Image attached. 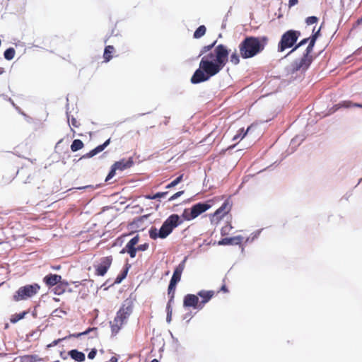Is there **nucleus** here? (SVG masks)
<instances>
[{
    "instance_id": "nucleus-1",
    "label": "nucleus",
    "mask_w": 362,
    "mask_h": 362,
    "mask_svg": "<svg viewBox=\"0 0 362 362\" xmlns=\"http://www.w3.org/2000/svg\"><path fill=\"white\" fill-rule=\"evenodd\" d=\"M216 40L209 45L204 46L199 57L203 55L199 68L191 78L193 84L200 83L209 80L218 74L226 66L228 60L229 52L223 45L215 47Z\"/></svg>"
},
{
    "instance_id": "nucleus-2",
    "label": "nucleus",
    "mask_w": 362,
    "mask_h": 362,
    "mask_svg": "<svg viewBox=\"0 0 362 362\" xmlns=\"http://www.w3.org/2000/svg\"><path fill=\"white\" fill-rule=\"evenodd\" d=\"M266 38L246 37L240 45V56L244 59L251 58L264 49Z\"/></svg>"
},
{
    "instance_id": "nucleus-3",
    "label": "nucleus",
    "mask_w": 362,
    "mask_h": 362,
    "mask_svg": "<svg viewBox=\"0 0 362 362\" xmlns=\"http://www.w3.org/2000/svg\"><path fill=\"white\" fill-rule=\"evenodd\" d=\"M320 28H319L315 33H314L310 37V41L308 44L307 48L303 53V56L299 59L295 60L290 65V71L292 73L298 71H305L310 66L312 62V57L310 56V54L313 50V47L315 46V42L317 37L320 35Z\"/></svg>"
},
{
    "instance_id": "nucleus-4",
    "label": "nucleus",
    "mask_w": 362,
    "mask_h": 362,
    "mask_svg": "<svg viewBox=\"0 0 362 362\" xmlns=\"http://www.w3.org/2000/svg\"><path fill=\"white\" fill-rule=\"evenodd\" d=\"M132 310L133 303L132 300L126 299L117 311L114 320L110 322L112 334H117L122 326L127 323Z\"/></svg>"
},
{
    "instance_id": "nucleus-5",
    "label": "nucleus",
    "mask_w": 362,
    "mask_h": 362,
    "mask_svg": "<svg viewBox=\"0 0 362 362\" xmlns=\"http://www.w3.org/2000/svg\"><path fill=\"white\" fill-rule=\"evenodd\" d=\"M40 290V286L38 284H26L21 286L13 293V300L16 302L27 300L37 295Z\"/></svg>"
},
{
    "instance_id": "nucleus-6",
    "label": "nucleus",
    "mask_w": 362,
    "mask_h": 362,
    "mask_svg": "<svg viewBox=\"0 0 362 362\" xmlns=\"http://www.w3.org/2000/svg\"><path fill=\"white\" fill-rule=\"evenodd\" d=\"M300 33L297 30H289L283 34L278 45V51L284 52L286 49L293 47L297 42Z\"/></svg>"
},
{
    "instance_id": "nucleus-7",
    "label": "nucleus",
    "mask_w": 362,
    "mask_h": 362,
    "mask_svg": "<svg viewBox=\"0 0 362 362\" xmlns=\"http://www.w3.org/2000/svg\"><path fill=\"white\" fill-rule=\"evenodd\" d=\"M182 221H180V216L177 214L170 215L163 223L159 229L160 238L164 239L168 236L173 229L179 226Z\"/></svg>"
},
{
    "instance_id": "nucleus-8",
    "label": "nucleus",
    "mask_w": 362,
    "mask_h": 362,
    "mask_svg": "<svg viewBox=\"0 0 362 362\" xmlns=\"http://www.w3.org/2000/svg\"><path fill=\"white\" fill-rule=\"evenodd\" d=\"M210 208V205L206 203H197L190 209H185L182 216L185 220L191 221Z\"/></svg>"
},
{
    "instance_id": "nucleus-9",
    "label": "nucleus",
    "mask_w": 362,
    "mask_h": 362,
    "mask_svg": "<svg viewBox=\"0 0 362 362\" xmlns=\"http://www.w3.org/2000/svg\"><path fill=\"white\" fill-rule=\"evenodd\" d=\"M112 262V258L110 256L101 258L98 263L93 265L95 268V274L101 276H104L111 266Z\"/></svg>"
},
{
    "instance_id": "nucleus-10",
    "label": "nucleus",
    "mask_w": 362,
    "mask_h": 362,
    "mask_svg": "<svg viewBox=\"0 0 362 362\" xmlns=\"http://www.w3.org/2000/svg\"><path fill=\"white\" fill-rule=\"evenodd\" d=\"M185 307H192L194 309H202V305L199 301L198 296L194 294H187L185 296L183 300Z\"/></svg>"
},
{
    "instance_id": "nucleus-11",
    "label": "nucleus",
    "mask_w": 362,
    "mask_h": 362,
    "mask_svg": "<svg viewBox=\"0 0 362 362\" xmlns=\"http://www.w3.org/2000/svg\"><path fill=\"white\" fill-rule=\"evenodd\" d=\"M187 257H185L182 262H181L175 269L173 276L171 277L170 282H173L174 284H177L181 279L182 273L185 267V262L187 260Z\"/></svg>"
},
{
    "instance_id": "nucleus-12",
    "label": "nucleus",
    "mask_w": 362,
    "mask_h": 362,
    "mask_svg": "<svg viewBox=\"0 0 362 362\" xmlns=\"http://www.w3.org/2000/svg\"><path fill=\"white\" fill-rule=\"evenodd\" d=\"M110 142V139H108L106 141H105L103 144L98 146L94 149L91 150L90 152L86 153L85 155L82 156L80 158V160L83 158H90L95 156L96 154L99 153L100 152L103 151L109 144Z\"/></svg>"
},
{
    "instance_id": "nucleus-13",
    "label": "nucleus",
    "mask_w": 362,
    "mask_h": 362,
    "mask_svg": "<svg viewBox=\"0 0 362 362\" xmlns=\"http://www.w3.org/2000/svg\"><path fill=\"white\" fill-rule=\"evenodd\" d=\"M61 280H62V276L60 275L52 274L45 276L43 279L44 282L48 286H55L58 283L61 284V283H62V281H61Z\"/></svg>"
},
{
    "instance_id": "nucleus-14",
    "label": "nucleus",
    "mask_w": 362,
    "mask_h": 362,
    "mask_svg": "<svg viewBox=\"0 0 362 362\" xmlns=\"http://www.w3.org/2000/svg\"><path fill=\"white\" fill-rule=\"evenodd\" d=\"M243 240L241 235H237L232 238H225L218 241V245H239Z\"/></svg>"
},
{
    "instance_id": "nucleus-15",
    "label": "nucleus",
    "mask_w": 362,
    "mask_h": 362,
    "mask_svg": "<svg viewBox=\"0 0 362 362\" xmlns=\"http://www.w3.org/2000/svg\"><path fill=\"white\" fill-rule=\"evenodd\" d=\"M134 164L133 158H129L128 159H122L115 162L113 165L117 170L121 171L131 168Z\"/></svg>"
},
{
    "instance_id": "nucleus-16",
    "label": "nucleus",
    "mask_w": 362,
    "mask_h": 362,
    "mask_svg": "<svg viewBox=\"0 0 362 362\" xmlns=\"http://www.w3.org/2000/svg\"><path fill=\"white\" fill-rule=\"evenodd\" d=\"M214 296V291H200L197 293V296H199L202 298V301L200 302V303H202V308L204 307V305L207 303L209 302L211 298L213 297Z\"/></svg>"
},
{
    "instance_id": "nucleus-17",
    "label": "nucleus",
    "mask_w": 362,
    "mask_h": 362,
    "mask_svg": "<svg viewBox=\"0 0 362 362\" xmlns=\"http://www.w3.org/2000/svg\"><path fill=\"white\" fill-rule=\"evenodd\" d=\"M69 355L72 359L77 362H82L85 360V354L76 349L69 351Z\"/></svg>"
},
{
    "instance_id": "nucleus-18",
    "label": "nucleus",
    "mask_w": 362,
    "mask_h": 362,
    "mask_svg": "<svg viewBox=\"0 0 362 362\" xmlns=\"http://www.w3.org/2000/svg\"><path fill=\"white\" fill-rule=\"evenodd\" d=\"M38 360L37 355H25L19 358L18 362H36Z\"/></svg>"
},
{
    "instance_id": "nucleus-19",
    "label": "nucleus",
    "mask_w": 362,
    "mask_h": 362,
    "mask_svg": "<svg viewBox=\"0 0 362 362\" xmlns=\"http://www.w3.org/2000/svg\"><path fill=\"white\" fill-rule=\"evenodd\" d=\"M83 147V143L80 139H75L73 141L71 145V150L73 152H76Z\"/></svg>"
},
{
    "instance_id": "nucleus-20",
    "label": "nucleus",
    "mask_w": 362,
    "mask_h": 362,
    "mask_svg": "<svg viewBox=\"0 0 362 362\" xmlns=\"http://www.w3.org/2000/svg\"><path fill=\"white\" fill-rule=\"evenodd\" d=\"M206 30V28L204 25H200L194 33L193 37L196 39H199L205 35Z\"/></svg>"
},
{
    "instance_id": "nucleus-21",
    "label": "nucleus",
    "mask_w": 362,
    "mask_h": 362,
    "mask_svg": "<svg viewBox=\"0 0 362 362\" xmlns=\"http://www.w3.org/2000/svg\"><path fill=\"white\" fill-rule=\"evenodd\" d=\"M114 47L111 45H108L105 48L103 57L105 62H109L110 60V59L112 58V56L110 54L112 53Z\"/></svg>"
},
{
    "instance_id": "nucleus-22",
    "label": "nucleus",
    "mask_w": 362,
    "mask_h": 362,
    "mask_svg": "<svg viewBox=\"0 0 362 362\" xmlns=\"http://www.w3.org/2000/svg\"><path fill=\"white\" fill-rule=\"evenodd\" d=\"M15 49L13 47H9L4 53V58L7 60H12L15 57Z\"/></svg>"
},
{
    "instance_id": "nucleus-23",
    "label": "nucleus",
    "mask_w": 362,
    "mask_h": 362,
    "mask_svg": "<svg viewBox=\"0 0 362 362\" xmlns=\"http://www.w3.org/2000/svg\"><path fill=\"white\" fill-rule=\"evenodd\" d=\"M175 286H176V284H174V283L170 281L168 288V293L170 296V298L169 300L168 303H170L173 300Z\"/></svg>"
},
{
    "instance_id": "nucleus-24",
    "label": "nucleus",
    "mask_w": 362,
    "mask_h": 362,
    "mask_svg": "<svg viewBox=\"0 0 362 362\" xmlns=\"http://www.w3.org/2000/svg\"><path fill=\"white\" fill-rule=\"evenodd\" d=\"M96 330H97V328H88V329H86V331L83 332H81V333H77V334H70L69 335V338L71 337H75V338H78L82 335H86L90 332H94L95 333L96 332Z\"/></svg>"
},
{
    "instance_id": "nucleus-25",
    "label": "nucleus",
    "mask_w": 362,
    "mask_h": 362,
    "mask_svg": "<svg viewBox=\"0 0 362 362\" xmlns=\"http://www.w3.org/2000/svg\"><path fill=\"white\" fill-rule=\"evenodd\" d=\"M137 249L126 245L125 247L121 251L122 253L125 252H128L132 258L135 257Z\"/></svg>"
},
{
    "instance_id": "nucleus-26",
    "label": "nucleus",
    "mask_w": 362,
    "mask_h": 362,
    "mask_svg": "<svg viewBox=\"0 0 362 362\" xmlns=\"http://www.w3.org/2000/svg\"><path fill=\"white\" fill-rule=\"evenodd\" d=\"M339 107L349 108L351 107H362V105L359 103H352L350 101H345L342 103L339 104Z\"/></svg>"
},
{
    "instance_id": "nucleus-27",
    "label": "nucleus",
    "mask_w": 362,
    "mask_h": 362,
    "mask_svg": "<svg viewBox=\"0 0 362 362\" xmlns=\"http://www.w3.org/2000/svg\"><path fill=\"white\" fill-rule=\"evenodd\" d=\"M228 207V203L224 202L222 206L218 209L214 213V216H219L221 214H225L228 212V209L226 211V208Z\"/></svg>"
},
{
    "instance_id": "nucleus-28",
    "label": "nucleus",
    "mask_w": 362,
    "mask_h": 362,
    "mask_svg": "<svg viewBox=\"0 0 362 362\" xmlns=\"http://www.w3.org/2000/svg\"><path fill=\"white\" fill-rule=\"evenodd\" d=\"M158 233H160L159 230H158L156 227H151L149 230V236L151 238L156 240L158 238H160Z\"/></svg>"
},
{
    "instance_id": "nucleus-29",
    "label": "nucleus",
    "mask_w": 362,
    "mask_h": 362,
    "mask_svg": "<svg viewBox=\"0 0 362 362\" xmlns=\"http://www.w3.org/2000/svg\"><path fill=\"white\" fill-rule=\"evenodd\" d=\"M27 314V312H23L21 313H19V314H16L12 316L11 319V322L12 323H16L17 322H18L20 320L24 318L25 315Z\"/></svg>"
},
{
    "instance_id": "nucleus-30",
    "label": "nucleus",
    "mask_w": 362,
    "mask_h": 362,
    "mask_svg": "<svg viewBox=\"0 0 362 362\" xmlns=\"http://www.w3.org/2000/svg\"><path fill=\"white\" fill-rule=\"evenodd\" d=\"M183 178V175H180L179 177H177L175 180H174L173 182H171L170 184H168L165 188L166 189H170L172 187H174L177 185H178Z\"/></svg>"
},
{
    "instance_id": "nucleus-31",
    "label": "nucleus",
    "mask_w": 362,
    "mask_h": 362,
    "mask_svg": "<svg viewBox=\"0 0 362 362\" xmlns=\"http://www.w3.org/2000/svg\"><path fill=\"white\" fill-rule=\"evenodd\" d=\"M261 232H262V229L257 230L255 232L252 233L250 235V236L246 239V243H251V242L254 241L255 239H257L259 236Z\"/></svg>"
},
{
    "instance_id": "nucleus-32",
    "label": "nucleus",
    "mask_w": 362,
    "mask_h": 362,
    "mask_svg": "<svg viewBox=\"0 0 362 362\" xmlns=\"http://www.w3.org/2000/svg\"><path fill=\"white\" fill-rule=\"evenodd\" d=\"M230 62L233 64L234 65H237L240 62V57L236 51H235L230 56Z\"/></svg>"
},
{
    "instance_id": "nucleus-33",
    "label": "nucleus",
    "mask_w": 362,
    "mask_h": 362,
    "mask_svg": "<svg viewBox=\"0 0 362 362\" xmlns=\"http://www.w3.org/2000/svg\"><path fill=\"white\" fill-rule=\"evenodd\" d=\"M310 37H308V38H305L303 40H302L298 44H297L296 45V47L288 53L291 54L293 52H294L295 50H296L298 48H299L301 46H303L305 45L306 43L309 42L310 43Z\"/></svg>"
},
{
    "instance_id": "nucleus-34",
    "label": "nucleus",
    "mask_w": 362,
    "mask_h": 362,
    "mask_svg": "<svg viewBox=\"0 0 362 362\" xmlns=\"http://www.w3.org/2000/svg\"><path fill=\"white\" fill-rule=\"evenodd\" d=\"M128 272V268H127L121 274L118 275L115 279V284H120L124 279L126 278Z\"/></svg>"
},
{
    "instance_id": "nucleus-35",
    "label": "nucleus",
    "mask_w": 362,
    "mask_h": 362,
    "mask_svg": "<svg viewBox=\"0 0 362 362\" xmlns=\"http://www.w3.org/2000/svg\"><path fill=\"white\" fill-rule=\"evenodd\" d=\"M67 285H68V284L66 282L61 283L59 286H57V287L54 288V293L57 294V295L62 294L64 291V289L62 288V286H66Z\"/></svg>"
},
{
    "instance_id": "nucleus-36",
    "label": "nucleus",
    "mask_w": 362,
    "mask_h": 362,
    "mask_svg": "<svg viewBox=\"0 0 362 362\" xmlns=\"http://www.w3.org/2000/svg\"><path fill=\"white\" fill-rule=\"evenodd\" d=\"M66 314V311H64V310H63L62 309L57 308V309H55L52 312V315L53 317H62Z\"/></svg>"
},
{
    "instance_id": "nucleus-37",
    "label": "nucleus",
    "mask_w": 362,
    "mask_h": 362,
    "mask_svg": "<svg viewBox=\"0 0 362 362\" xmlns=\"http://www.w3.org/2000/svg\"><path fill=\"white\" fill-rule=\"evenodd\" d=\"M139 240V235H136L134 238H132L126 245L135 247V245L138 243Z\"/></svg>"
},
{
    "instance_id": "nucleus-38",
    "label": "nucleus",
    "mask_w": 362,
    "mask_h": 362,
    "mask_svg": "<svg viewBox=\"0 0 362 362\" xmlns=\"http://www.w3.org/2000/svg\"><path fill=\"white\" fill-rule=\"evenodd\" d=\"M250 127H248L245 132H244V129H240V133L238 134L237 135H235L233 137V140L236 141L239 138H240L241 139H243L245 137V136L246 135L247 132L250 130Z\"/></svg>"
},
{
    "instance_id": "nucleus-39",
    "label": "nucleus",
    "mask_w": 362,
    "mask_h": 362,
    "mask_svg": "<svg viewBox=\"0 0 362 362\" xmlns=\"http://www.w3.org/2000/svg\"><path fill=\"white\" fill-rule=\"evenodd\" d=\"M170 303H168V305H167V317H166V322L168 323H170L171 322V319H172V313H173V310H172V308L170 307Z\"/></svg>"
},
{
    "instance_id": "nucleus-40",
    "label": "nucleus",
    "mask_w": 362,
    "mask_h": 362,
    "mask_svg": "<svg viewBox=\"0 0 362 362\" xmlns=\"http://www.w3.org/2000/svg\"><path fill=\"white\" fill-rule=\"evenodd\" d=\"M117 170V168H115V166L114 165H112L110 173H108L107 176L106 177L105 181H108L110 179H112L115 176V172Z\"/></svg>"
},
{
    "instance_id": "nucleus-41",
    "label": "nucleus",
    "mask_w": 362,
    "mask_h": 362,
    "mask_svg": "<svg viewBox=\"0 0 362 362\" xmlns=\"http://www.w3.org/2000/svg\"><path fill=\"white\" fill-rule=\"evenodd\" d=\"M318 18L316 16H310L306 18V23L308 25H313L317 23Z\"/></svg>"
},
{
    "instance_id": "nucleus-42",
    "label": "nucleus",
    "mask_w": 362,
    "mask_h": 362,
    "mask_svg": "<svg viewBox=\"0 0 362 362\" xmlns=\"http://www.w3.org/2000/svg\"><path fill=\"white\" fill-rule=\"evenodd\" d=\"M168 192H157L156 194L152 195L151 198H153L155 199L163 198L168 194Z\"/></svg>"
},
{
    "instance_id": "nucleus-43",
    "label": "nucleus",
    "mask_w": 362,
    "mask_h": 362,
    "mask_svg": "<svg viewBox=\"0 0 362 362\" xmlns=\"http://www.w3.org/2000/svg\"><path fill=\"white\" fill-rule=\"evenodd\" d=\"M183 194H184V191H179V192H176L175 194H174L173 196H171V197L168 199V201H169V202L174 201V200H175L177 198L180 197L181 195H182Z\"/></svg>"
},
{
    "instance_id": "nucleus-44",
    "label": "nucleus",
    "mask_w": 362,
    "mask_h": 362,
    "mask_svg": "<svg viewBox=\"0 0 362 362\" xmlns=\"http://www.w3.org/2000/svg\"><path fill=\"white\" fill-rule=\"evenodd\" d=\"M303 140V138H302V137L299 138L298 136H296L291 140V145L296 146L300 144V142L302 141Z\"/></svg>"
},
{
    "instance_id": "nucleus-45",
    "label": "nucleus",
    "mask_w": 362,
    "mask_h": 362,
    "mask_svg": "<svg viewBox=\"0 0 362 362\" xmlns=\"http://www.w3.org/2000/svg\"><path fill=\"white\" fill-rule=\"evenodd\" d=\"M148 244L147 243H145V244H142V245H139L136 249L137 250H141V251H145L148 249Z\"/></svg>"
},
{
    "instance_id": "nucleus-46",
    "label": "nucleus",
    "mask_w": 362,
    "mask_h": 362,
    "mask_svg": "<svg viewBox=\"0 0 362 362\" xmlns=\"http://www.w3.org/2000/svg\"><path fill=\"white\" fill-rule=\"evenodd\" d=\"M96 353H97V351L95 349H92L88 354V358L89 359H93L95 357Z\"/></svg>"
},
{
    "instance_id": "nucleus-47",
    "label": "nucleus",
    "mask_w": 362,
    "mask_h": 362,
    "mask_svg": "<svg viewBox=\"0 0 362 362\" xmlns=\"http://www.w3.org/2000/svg\"><path fill=\"white\" fill-rule=\"evenodd\" d=\"M71 125L74 126V127H78L79 126V123L78 122L76 119L74 117L71 118Z\"/></svg>"
},
{
    "instance_id": "nucleus-48",
    "label": "nucleus",
    "mask_w": 362,
    "mask_h": 362,
    "mask_svg": "<svg viewBox=\"0 0 362 362\" xmlns=\"http://www.w3.org/2000/svg\"><path fill=\"white\" fill-rule=\"evenodd\" d=\"M298 4V0H289L288 5L290 7L295 6Z\"/></svg>"
},
{
    "instance_id": "nucleus-49",
    "label": "nucleus",
    "mask_w": 362,
    "mask_h": 362,
    "mask_svg": "<svg viewBox=\"0 0 362 362\" xmlns=\"http://www.w3.org/2000/svg\"><path fill=\"white\" fill-rule=\"evenodd\" d=\"M221 291H224V292H226L227 291V288L226 287V286H223L221 288Z\"/></svg>"
},
{
    "instance_id": "nucleus-50",
    "label": "nucleus",
    "mask_w": 362,
    "mask_h": 362,
    "mask_svg": "<svg viewBox=\"0 0 362 362\" xmlns=\"http://www.w3.org/2000/svg\"><path fill=\"white\" fill-rule=\"evenodd\" d=\"M66 117H67L68 122H69V114L68 112V109L66 110Z\"/></svg>"
},
{
    "instance_id": "nucleus-51",
    "label": "nucleus",
    "mask_w": 362,
    "mask_h": 362,
    "mask_svg": "<svg viewBox=\"0 0 362 362\" xmlns=\"http://www.w3.org/2000/svg\"><path fill=\"white\" fill-rule=\"evenodd\" d=\"M151 197H152V196H151V195H147V196H146V199H154L153 198H151Z\"/></svg>"
},
{
    "instance_id": "nucleus-52",
    "label": "nucleus",
    "mask_w": 362,
    "mask_h": 362,
    "mask_svg": "<svg viewBox=\"0 0 362 362\" xmlns=\"http://www.w3.org/2000/svg\"><path fill=\"white\" fill-rule=\"evenodd\" d=\"M4 72V68L0 67V74H3Z\"/></svg>"
},
{
    "instance_id": "nucleus-53",
    "label": "nucleus",
    "mask_w": 362,
    "mask_h": 362,
    "mask_svg": "<svg viewBox=\"0 0 362 362\" xmlns=\"http://www.w3.org/2000/svg\"><path fill=\"white\" fill-rule=\"evenodd\" d=\"M110 361L111 362H117V359H115V358H112Z\"/></svg>"
},
{
    "instance_id": "nucleus-54",
    "label": "nucleus",
    "mask_w": 362,
    "mask_h": 362,
    "mask_svg": "<svg viewBox=\"0 0 362 362\" xmlns=\"http://www.w3.org/2000/svg\"><path fill=\"white\" fill-rule=\"evenodd\" d=\"M362 23V21H361V18H359L358 21H357V23L358 24H360Z\"/></svg>"
},
{
    "instance_id": "nucleus-55",
    "label": "nucleus",
    "mask_w": 362,
    "mask_h": 362,
    "mask_svg": "<svg viewBox=\"0 0 362 362\" xmlns=\"http://www.w3.org/2000/svg\"><path fill=\"white\" fill-rule=\"evenodd\" d=\"M151 362H158L157 359H153Z\"/></svg>"
},
{
    "instance_id": "nucleus-56",
    "label": "nucleus",
    "mask_w": 362,
    "mask_h": 362,
    "mask_svg": "<svg viewBox=\"0 0 362 362\" xmlns=\"http://www.w3.org/2000/svg\"><path fill=\"white\" fill-rule=\"evenodd\" d=\"M57 342H58V341H54V344H57Z\"/></svg>"
},
{
    "instance_id": "nucleus-57",
    "label": "nucleus",
    "mask_w": 362,
    "mask_h": 362,
    "mask_svg": "<svg viewBox=\"0 0 362 362\" xmlns=\"http://www.w3.org/2000/svg\"><path fill=\"white\" fill-rule=\"evenodd\" d=\"M361 21H362V16H361Z\"/></svg>"
}]
</instances>
